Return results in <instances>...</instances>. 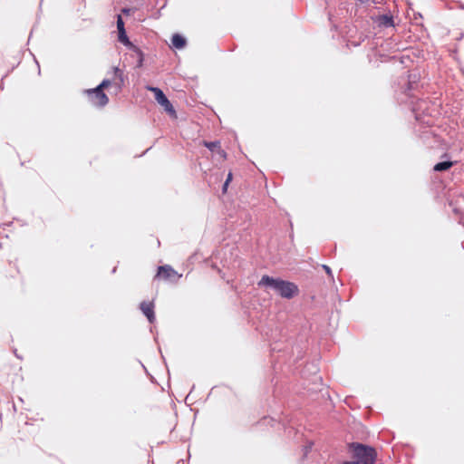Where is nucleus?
Here are the masks:
<instances>
[{"instance_id": "nucleus-1", "label": "nucleus", "mask_w": 464, "mask_h": 464, "mask_svg": "<svg viewBox=\"0 0 464 464\" xmlns=\"http://www.w3.org/2000/svg\"><path fill=\"white\" fill-rule=\"evenodd\" d=\"M426 110V102L420 101L417 104H415L412 108V111L415 114V119L417 122L420 125H426L425 128H428L427 130H424L420 132V136L423 140L425 143H427L430 146H432V143L429 141L430 138L434 139L435 142L440 141L439 136L434 132V130L431 129V125L433 124V119L430 117V114L427 115H421L420 111L424 113V111Z\"/></svg>"}, {"instance_id": "nucleus-2", "label": "nucleus", "mask_w": 464, "mask_h": 464, "mask_svg": "<svg viewBox=\"0 0 464 464\" xmlns=\"http://www.w3.org/2000/svg\"><path fill=\"white\" fill-rule=\"evenodd\" d=\"M258 285L274 289L285 298H292L297 293V286L295 284L274 279L268 276H264L258 283Z\"/></svg>"}, {"instance_id": "nucleus-3", "label": "nucleus", "mask_w": 464, "mask_h": 464, "mask_svg": "<svg viewBox=\"0 0 464 464\" xmlns=\"http://www.w3.org/2000/svg\"><path fill=\"white\" fill-rule=\"evenodd\" d=\"M351 450L352 456L357 464H374L376 452L372 448L362 444H353Z\"/></svg>"}, {"instance_id": "nucleus-4", "label": "nucleus", "mask_w": 464, "mask_h": 464, "mask_svg": "<svg viewBox=\"0 0 464 464\" xmlns=\"http://www.w3.org/2000/svg\"><path fill=\"white\" fill-rule=\"evenodd\" d=\"M111 83V80H103L102 83L95 89L87 91L91 102L96 106H104L108 103L109 99L103 92V90Z\"/></svg>"}, {"instance_id": "nucleus-5", "label": "nucleus", "mask_w": 464, "mask_h": 464, "mask_svg": "<svg viewBox=\"0 0 464 464\" xmlns=\"http://www.w3.org/2000/svg\"><path fill=\"white\" fill-rule=\"evenodd\" d=\"M146 89L151 92L154 93V97L156 102L163 107L164 111L168 112L171 116H176V111L169 101V99L166 97V95L163 93V92L157 87L152 86H147Z\"/></svg>"}, {"instance_id": "nucleus-6", "label": "nucleus", "mask_w": 464, "mask_h": 464, "mask_svg": "<svg viewBox=\"0 0 464 464\" xmlns=\"http://www.w3.org/2000/svg\"><path fill=\"white\" fill-rule=\"evenodd\" d=\"M156 276L162 277L163 279L170 282H176L179 277H181V275H179L171 266H163L159 267Z\"/></svg>"}, {"instance_id": "nucleus-7", "label": "nucleus", "mask_w": 464, "mask_h": 464, "mask_svg": "<svg viewBox=\"0 0 464 464\" xmlns=\"http://www.w3.org/2000/svg\"><path fill=\"white\" fill-rule=\"evenodd\" d=\"M420 78V74L417 72H412L408 76V83L407 88L404 90V92L409 97H414V94L411 93L412 91H416L419 87L418 80Z\"/></svg>"}, {"instance_id": "nucleus-8", "label": "nucleus", "mask_w": 464, "mask_h": 464, "mask_svg": "<svg viewBox=\"0 0 464 464\" xmlns=\"http://www.w3.org/2000/svg\"><path fill=\"white\" fill-rule=\"evenodd\" d=\"M140 310L146 315V317L148 318L150 323L154 322L155 314H154V311H153V304L151 302L150 303L142 302L140 304Z\"/></svg>"}, {"instance_id": "nucleus-9", "label": "nucleus", "mask_w": 464, "mask_h": 464, "mask_svg": "<svg viewBox=\"0 0 464 464\" xmlns=\"http://www.w3.org/2000/svg\"><path fill=\"white\" fill-rule=\"evenodd\" d=\"M379 26L389 28L394 27V22L392 16L390 14H382L376 17L375 21Z\"/></svg>"}, {"instance_id": "nucleus-10", "label": "nucleus", "mask_w": 464, "mask_h": 464, "mask_svg": "<svg viewBox=\"0 0 464 464\" xmlns=\"http://www.w3.org/2000/svg\"><path fill=\"white\" fill-rule=\"evenodd\" d=\"M113 82L114 84L117 86L118 90L121 91V86L124 84L125 77L123 75V72L121 69L118 67L113 68Z\"/></svg>"}, {"instance_id": "nucleus-11", "label": "nucleus", "mask_w": 464, "mask_h": 464, "mask_svg": "<svg viewBox=\"0 0 464 464\" xmlns=\"http://www.w3.org/2000/svg\"><path fill=\"white\" fill-rule=\"evenodd\" d=\"M171 42H172L173 46L177 49H182L186 45V39L179 34H175L172 36Z\"/></svg>"}, {"instance_id": "nucleus-12", "label": "nucleus", "mask_w": 464, "mask_h": 464, "mask_svg": "<svg viewBox=\"0 0 464 464\" xmlns=\"http://www.w3.org/2000/svg\"><path fill=\"white\" fill-rule=\"evenodd\" d=\"M119 41L122 43L124 45L129 47L130 50L134 49L136 46L132 44V43L130 42L125 30H122L121 32H119Z\"/></svg>"}, {"instance_id": "nucleus-13", "label": "nucleus", "mask_w": 464, "mask_h": 464, "mask_svg": "<svg viewBox=\"0 0 464 464\" xmlns=\"http://www.w3.org/2000/svg\"><path fill=\"white\" fill-rule=\"evenodd\" d=\"M452 165H453L452 161L446 160V161L437 163L434 166L433 169L435 171H445V170H448Z\"/></svg>"}, {"instance_id": "nucleus-14", "label": "nucleus", "mask_w": 464, "mask_h": 464, "mask_svg": "<svg viewBox=\"0 0 464 464\" xmlns=\"http://www.w3.org/2000/svg\"><path fill=\"white\" fill-rule=\"evenodd\" d=\"M135 55L137 56V67H141L142 64H143V56H142V53L137 48L135 47L134 49L131 50Z\"/></svg>"}, {"instance_id": "nucleus-15", "label": "nucleus", "mask_w": 464, "mask_h": 464, "mask_svg": "<svg viewBox=\"0 0 464 464\" xmlns=\"http://www.w3.org/2000/svg\"><path fill=\"white\" fill-rule=\"evenodd\" d=\"M205 145L212 151H214V150H216V149L219 148L218 142H206Z\"/></svg>"}, {"instance_id": "nucleus-16", "label": "nucleus", "mask_w": 464, "mask_h": 464, "mask_svg": "<svg viewBox=\"0 0 464 464\" xmlns=\"http://www.w3.org/2000/svg\"><path fill=\"white\" fill-rule=\"evenodd\" d=\"M117 28H118V31L119 32H121L122 30H125L124 29V23L122 21V18L121 16H118V19H117Z\"/></svg>"}, {"instance_id": "nucleus-17", "label": "nucleus", "mask_w": 464, "mask_h": 464, "mask_svg": "<svg viewBox=\"0 0 464 464\" xmlns=\"http://www.w3.org/2000/svg\"><path fill=\"white\" fill-rule=\"evenodd\" d=\"M232 179V173H228L227 175V180L223 186V191L226 192L227 188V186H228V183L231 181Z\"/></svg>"}, {"instance_id": "nucleus-18", "label": "nucleus", "mask_w": 464, "mask_h": 464, "mask_svg": "<svg viewBox=\"0 0 464 464\" xmlns=\"http://www.w3.org/2000/svg\"><path fill=\"white\" fill-rule=\"evenodd\" d=\"M324 269L325 270L328 276H332V271L329 266H324Z\"/></svg>"}, {"instance_id": "nucleus-19", "label": "nucleus", "mask_w": 464, "mask_h": 464, "mask_svg": "<svg viewBox=\"0 0 464 464\" xmlns=\"http://www.w3.org/2000/svg\"><path fill=\"white\" fill-rule=\"evenodd\" d=\"M311 447H312V443H310L308 446L305 447V449H304V455L307 454V452L311 449Z\"/></svg>"}, {"instance_id": "nucleus-20", "label": "nucleus", "mask_w": 464, "mask_h": 464, "mask_svg": "<svg viewBox=\"0 0 464 464\" xmlns=\"http://www.w3.org/2000/svg\"><path fill=\"white\" fill-rule=\"evenodd\" d=\"M343 464H357L356 460L353 461H345Z\"/></svg>"}, {"instance_id": "nucleus-21", "label": "nucleus", "mask_w": 464, "mask_h": 464, "mask_svg": "<svg viewBox=\"0 0 464 464\" xmlns=\"http://www.w3.org/2000/svg\"><path fill=\"white\" fill-rule=\"evenodd\" d=\"M177 464H185V463H184V460L181 459V460H179Z\"/></svg>"}]
</instances>
